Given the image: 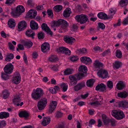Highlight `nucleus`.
<instances>
[{"instance_id": "39448f33", "label": "nucleus", "mask_w": 128, "mask_h": 128, "mask_svg": "<svg viewBox=\"0 0 128 128\" xmlns=\"http://www.w3.org/2000/svg\"><path fill=\"white\" fill-rule=\"evenodd\" d=\"M48 100L46 98L44 97L42 98L38 102L37 106L39 110L44 109L46 106Z\"/></svg>"}, {"instance_id": "bb28decb", "label": "nucleus", "mask_w": 128, "mask_h": 128, "mask_svg": "<svg viewBox=\"0 0 128 128\" xmlns=\"http://www.w3.org/2000/svg\"><path fill=\"white\" fill-rule=\"evenodd\" d=\"M8 26L10 28L14 27L16 26V22L15 20L12 18L10 19L8 22Z\"/></svg>"}, {"instance_id": "4c0bfd02", "label": "nucleus", "mask_w": 128, "mask_h": 128, "mask_svg": "<svg viewBox=\"0 0 128 128\" xmlns=\"http://www.w3.org/2000/svg\"><path fill=\"white\" fill-rule=\"evenodd\" d=\"M128 96L127 91H123L120 92V98H126Z\"/></svg>"}, {"instance_id": "2eb2a0df", "label": "nucleus", "mask_w": 128, "mask_h": 128, "mask_svg": "<svg viewBox=\"0 0 128 128\" xmlns=\"http://www.w3.org/2000/svg\"><path fill=\"white\" fill-rule=\"evenodd\" d=\"M57 104V102L55 101H52L50 103L49 105V112L52 113L56 108Z\"/></svg>"}, {"instance_id": "6e6d98bb", "label": "nucleus", "mask_w": 128, "mask_h": 128, "mask_svg": "<svg viewBox=\"0 0 128 128\" xmlns=\"http://www.w3.org/2000/svg\"><path fill=\"white\" fill-rule=\"evenodd\" d=\"M8 45L9 48L10 50L12 51L14 50V47L11 43L9 42L8 43Z\"/></svg>"}, {"instance_id": "8fccbe9b", "label": "nucleus", "mask_w": 128, "mask_h": 128, "mask_svg": "<svg viewBox=\"0 0 128 128\" xmlns=\"http://www.w3.org/2000/svg\"><path fill=\"white\" fill-rule=\"evenodd\" d=\"M64 53L66 55H70L71 54V52L68 48L65 47Z\"/></svg>"}, {"instance_id": "79ce46f5", "label": "nucleus", "mask_w": 128, "mask_h": 128, "mask_svg": "<svg viewBox=\"0 0 128 128\" xmlns=\"http://www.w3.org/2000/svg\"><path fill=\"white\" fill-rule=\"evenodd\" d=\"M126 87V83L124 81H120V90L125 89Z\"/></svg>"}, {"instance_id": "3c124183", "label": "nucleus", "mask_w": 128, "mask_h": 128, "mask_svg": "<svg viewBox=\"0 0 128 128\" xmlns=\"http://www.w3.org/2000/svg\"><path fill=\"white\" fill-rule=\"evenodd\" d=\"M47 13L48 16L51 18H52L53 16V14L52 11L51 10H48Z\"/></svg>"}, {"instance_id": "f03ea898", "label": "nucleus", "mask_w": 128, "mask_h": 128, "mask_svg": "<svg viewBox=\"0 0 128 128\" xmlns=\"http://www.w3.org/2000/svg\"><path fill=\"white\" fill-rule=\"evenodd\" d=\"M83 77V74L80 73L75 75H71L69 76V78L70 80V86H72L76 84L77 80H80Z\"/></svg>"}, {"instance_id": "69168bd1", "label": "nucleus", "mask_w": 128, "mask_h": 128, "mask_svg": "<svg viewBox=\"0 0 128 128\" xmlns=\"http://www.w3.org/2000/svg\"><path fill=\"white\" fill-rule=\"evenodd\" d=\"M6 125V122L4 120H2L0 122V126L2 128L5 126Z\"/></svg>"}, {"instance_id": "1a4fd4ad", "label": "nucleus", "mask_w": 128, "mask_h": 128, "mask_svg": "<svg viewBox=\"0 0 128 128\" xmlns=\"http://www.w3.org/2000/svg\"><path fill=\"white\" fill-rule=\"evenodd\" d=\"M4 69L6 73L10 74L13 72V66L11 63L8 64L4 68Z\"/></svg>"}, {"instance_id": "bf43d9fd", "label": "nucleus", "mask_w": 128, "mask_h": 128, "mask_svg": "<svg viewBox=\"0 0 128 128\" xmlns=\"http://www.w3.org/2000/svg\"><path fill=\"white\" fill-rule=\"evenodd\" d=\"M50 68L54 71H58V66L54 65H51L50 66Z\"/></svg>"}, {"instance_id": "f8f14e48", "label": "nucleus", "mask_w": 128, "mask_h": 128, "mask_svg": "<svg viewBox=\"0 0 128 128\" xmlns=\"http://www.w3.org/2000/svg\"><path fill=\"white\" fill-rule=\"evenodd\" d=\"M80 61L86 65H89L92 62V61L89 57L84 56L80 58Z\"/></svg>"}, {"instance_id": "cd10ccee", "label": "nucleus", "mask_w": 128, "mask_h": 128, "mask_svg": "<svg viewBox=\"0 0 128 128\" xmlns=\"http://www.w3.org/2000/svg\"><path fill=\"white\" fill-rule=\"evenodd\" d=\"M74 72V70L72 68H67L64 72V75L67 76L72 74Z\"/></svg>"}, {"instance_id": "13d9d810", "label": "nucleus", "mask_w": 128, "mask_h": 128, "mask_svg": "<svg viewBox=\"0 0 128 128\" xmlns=\"http://www.w3.org/2000/svg\"><path fill=\"white\" fill-rule=\"evenodd\" d=\"M122 23L124 25L128 24V16L124 19Z\"/></svg>"}, {"instance_id": "a18cd8bd", "label": "nucleus", "mask_w": 128, "mask_h": 128, "mask_svg": "<svg viewBox=\"0 0 128 128\" xmlns=\"http://www.w3.org/2000/svg\"><path fill=\"white\" fill-rule=\"evenodd\" d=\"M33 45L32 42L30 40H29L25 43V45L27 48H30Z\"/></svg>"}, {"instance_id": "5701e85b", "label": "nucleus", "mask_w": 128, "mask_h": 128, "mask_svg": "<svg viewBox=\"0 0 128 128\" xmlns=\"http://www.w3.org/2000/svg\"><path fill=\"white\" fill-rule=\"evenodd\" d=\"M106 87L105 84L103 83L99 84L96 86V90H100L104 91L106 90Z\"/></svg>"}, {"instance_id": "4468645a", "label": "nucleus", "mask_w": 128, "mask_h": 128, "mask_svg": "<svg viewBox=\"0 0 128 128\" xmlns=\"http://www.w3.org/2000/svg\"><path fill=\"white\" fill-rule=\"evenodd\" d=\"M50 49L49 44L47 42L44 43L41 46V50L43 52L45 53L49 51Z\"/></svg>"}, {"instance_id": "423d86ee", "label": "nucleus", "mask_w": 128, "mask_h": 128, "mask_svg": "<svg viewBox=\"0 0 128 128\" xmlns=\"http://www.w3.org/2000/svg\"><path fill=\"white\" fill-rule=\"evenodd\" d=\"M24 11L25 9L23 6H18L16 7V10L12 13V14L14 16H18Z\"/></svg>"}, {"instance_id": "393cba45", "label": "nucleus", "mask_w": 128, "mask_h": 128, "mask_svg": "<svg viewBox=\"0 0 128 128\" xmlns=\"http://www.w3.org/2000/svg\"><path fill=\"white\" fill-rule=\"evenodd\" d=\"M30 26L31 29L32 30H37L38 28V24L33 20H32L30 21Z\"/></svg>"}, {"instance_id": "052dcab7", "label": "nucleus", "mask_w": 128, "mask_h": 128, "mask_svg": "<svg viewBox=\"0 0 128 128\" xmlns=\"http://www.w3.org/2000/svg\"><path fill=\"white\" fill-rule=\"evenodd\" d=\"M49 90L52 94H55L56 93V89L53 88L51 87L49 89Z\"/></svg>"}, {"instance_id": "20e7f679", "label": "nucleus", "mask_w": 128, "mask_h": 128, "mask_svg": "<svg viewBox=\"0 0 128 128\" xmlns=\"http://www.w3.org/2000/svg\"><path fill=\"white\" fill-rule=\"evenodd\" d=\"M103 98L101 96H99L98 98H93L92 100V101L88 103L90 105L94 107H97L101 105L102 103Z\"/></svg>"}, {"instance_id": "37998d69", "label": "nucleus", "mask_w": 128, "mask_h": 128, "mask_svg": "<svg viewBox=\"0 0 128 128\" xmlns=\"http://www.w3.org/2000/svg\"><path fill=\"white\" fill-rule=\"evenodd\" d=\"M2 94L4 98V99H6L9 96V93L7 90H5L3 92Z\"/></svg>"}, {"instance_id": "0eeeda50", "label": "nucleus", "mask_w": 128, "mask_h": 128, "mask_svg": "<svg viewBox=\"0 0 128 128\" xmlns=\"http://www.w3.org/2000/svg\"><path fill=\"white\" fill-rule=\"evenodd\" d=\"M75 18L76 20L81 24L85 23L88 20L87 16L83 14L76 15Z\"/></svg>"}, {"instance_id": "7c9ffc66", "label": "nucleus", "mask_w": 128, "mask_h": 128, "mask_svg": "<svg viewBox=\"0 0 128 128\" xmlns=\"http://www.w3.org/2000/svg\"><path fill=\"white\" fill-rule=\"evenodd\" d=\"M71 13V11L70 9V8H67L64 12V16L65 17H68Z\"/></svg>"}, {"instance_id": "c756f323", "label": "nucleus", "mask_w": 128, "mask_h": 128, "mask_svg": "<svg viewBox=\"0 0 128 128\" xmlns=\"http://www.w3.org/2000/svg\"><path fill=\"white\" fill-rule=\"evenodd\" d=\"M10 114L6 112H0V118L1 119L6 118L9 116Z\"/></svg>"}, {"instance_id": "9d476101", "label": "nucleus", "mask_w": 128, "mask_h": 128, "mask_svg": "<svg viewBox=\"0 0 128 128\" xmlns=\"http://www.w3.org/2000/svg\"><path fill=\"white\" fill-rule=\"evenodd\" d=\"M27 24L24 20L20 21L18 23V30L21 31L24 30L26 27Z\"/></svg>"}, {"instance_id": "f3484780", "label": "nucleus", "mask_w": 128, "mask_h": 128, "mask_svg": "<svg viewBox=\"0 0 128 128\" xmlns=\"http://www.w3.org/2000/svg\"><path fill=\"white\" fill-rule=\"evenodd\" d=\"M41 27L43 30H44L48 34H50L51 35L52 34V33L49 27L45 23H43L41 25Z\"/></svg>"}, {"instance_id": "58836bf2", "label": "nucleus", "mask_w": 128, "mask_h": 128, "mask_svg": "<svg viewBox=\"0 0 128 128\" xmlns=\"http://www.w3.org/2000/svg\"><path fill=\"white\" fill-rule=\"evenodd\" d=\"M113 67L114 69H117L119 68L120 66V62L118 60L116 61L113 63Z\"/></svg>"}, {"instance_id": "b1692460", "label": "nucleus", "mask_w": 128, "mask_h": 128, "mask_svg": "<svg viewBox=\"0 0 128 128\" xmlns=\"http://www.w3.org/2000/svg\"><path fill=\"white\" fill-rule=\"evenodd\" d=\"M37 12L34 10H29L28 13V16L30 18H34L37 14Z\"/></svg>"}, {"instance_id": "c03bdc74", "label": "nucleus", "mask_w": 128, "mask_h": 128, "mask_svg": "<svg viewBox=\"0 0 128 128\" xmlns=\"http://www.w3.org/2000/svg\"><path fill=\"white\" fill-rule=\"evenodd\" d=\"M107 85L108 88L110 90L112 89L113 86V84L112 82L110 80H108L107 82Z\"/></svg>"}, {"instance_id": "a19ab883", "label": "nucleus", "mask_w": 128, "mask_h": 128, "mask_svg": "<svg viewBox=\"0 0 128 128\" xmlns=\"http://www.w3.org/2000/svg\"><path fill=\"white\" fill-rule=\"evenodd\" d=\"M128 4V0H121L120 1V6H125Z\"/></svg>"}, {"instance_id": "6e6552de", "label": "nucleus", "mask_w": 128, "mask_h": 128, "mask_svg": "<svg viewBox=\"0 0 128 128\" xmlns=\"http://www.w3.org/2000/svg\"><path fill=\"white\" fill-rule=\"evenodd\" d=\"M21 77L19 72H16L14 74L12 82L15 84H18L20 82Z\"/></svg>"}, {"instance_id": "49530a36", "label": "nucleus", "mask_w": 128, "mask_h": 128, "mask_svg": "<svg viewBox=\"0 0 128 128\" xmlns=\"http://www.w3.org/2000/svg\"><path fill=\"white\" fill-rule=\"evenodd\" d=\"M58 60V58L54 56H51L49 58V60L52 62H54Z\"/></svg>"}, {"instance_id": "de8ad7c7", "label": "nucleus", "mask_w": 128, "mask_h": 128, "mask_svg": "<svg viewBox=\"0 0 128 128\" xmlns=\"http://www.w3.org/2000/svg\"><path fill=\"white\" fill-rule=\"evenodd\" d=\"M65 48L64 47H60L57 49V51L59 53H64Z\"/></svg>"}, {"instance_id": "72a5a7b5", "label": "nucleus", "mask_w": 128, "mask_h": 128, "mask_svg": "<svg viewBox=\"0 0 128 128\" xmlns=\"http://www.w3.org/2000/svg\"><path fill=\"white\" fill-rule=\"evenodd\" d=\"M120 107L124 108H128V102L125 100L120 102Z\"/></svg>"}, {"instance_id": "c85d7f7f", "label": "nucleus", "mask_w": 128, "mask_h": 128, "mask_svg": "<svg viewBox=\"0 0 128 128\" xmlns=\"http://www.w3.org/2000/svg\"><path fill=\"white\" fill-rule=\"evenodd\" d=\"M26 35L28 36L34 38V36H35V34L31 30H28L26 32Z\"/></svg>"}, {"instance_id": "09e8293b", "label": "nucleus", "mask_w": 128, "mask_h": 128, "mask_svg": "<svg viewBox=\"0 0 128 128\" xmlns=\"http://www.w3.org/2000/svg\"><path fill=\"white\" fill-rule=\"evenodd\" d=\"M78 58V57L76 56H72L70 57V60L72 62H75L77 61Z\"/></svg>"}, {"instance_id": "4be33fe9", "label": "nucleus", "mask_w": 128, "mask_h": 128, "mask_svg": "<svg viewBox=\"0 0 128 128\" xmlns=\"http://www.w3.org/2000/svg\"><path fill=\"white\" fill-rule=\"evenodd\" d=\"M112 115L117 120H120V111L114 110L112 112Z\"/></svg>"}, {"instance_id": "5fc2aeb1", "label": "nucleus", "mask_w": 128, "mask_h": 128, "mask_svg": "<svg viewBox=\"0 0 128 128\" xmlns=\"http://www.w3.org/2000/svg\"><path fill=\"white\" fill-rule=\"evenodd\" d=\"M38 37L39 39H42L44 37V34L42 32H40L38 34Z\"/></svg>"}, {"instance_id": "864d4df0", "label": "nucleus", "mask_w": 128, "mask_h": 128, "mask_svg": "<svg viewBox=\"0 0 128 128\" xmlns=\"http://www.w3.org/2000/svg\"><path fill=\"white\" fill-rule=\"evenodd\" d=\"M115 11L114 8H111L110 10L109 14L112 17L115 14Z\"/></svg>"}, {"instance_id": "7ed1b4c3", "label": "nucleus", "mask_w": 128, "mask_h": 128, "mask_svg": "<svg viewBox=\"0 0 128 128\" xmlns=\"http://www.w3.org/2000/svg\"><path fill=\"white\" fill-rule=\"evenodd\" d=\"M62 26L60 29L62 31H65L66 28L68 26V24L66 21L62 19H60L54 24V26L58 27L60 25Z\"/></svg>"}, {"instance_id": "338daca9", "label": "nucleus", "mask_w": 128, "mask_h": 128, "mask_svg": "<svg viewBox=\"0 0 128 128\" xmlns=\"http://www.w3.org/2000/svg\"><path fill=\"white\" fill-rule=\"evenodd\" d=\"M110 50H108L104 52L102 54L104 56L107 55H109L110 54Z\"/></svg>"}, {"instance_id": "c9c22d12", "label": "nucleus", "mask_w": 128, "mask_h": 128, "mask_svg": "<svg viewBox=\"0 0 128 128\" xmlns=\"http://www.w3.org/2000/svg\"><path fill=\"white\" fill-rule=\"evenodd\" d=\"M60 86L62 88L63 92H64L67 90L68 87V86L67 84L62 82L60 84Z\"/></svg>"}, {"instance_id": "412c9836", "label": "nucleus", "mask_w": 128, "mask_h": 128, "mask_svg": "<svg viewBox=\"0 0 128 128\" xmlns=\"http://www.w3.org/2000/svg\"><path fill=\"white\" fill-rule=\"evenodd\" d=\"M64 40L66 43L71 44H72L75 39L73 37L67 36L64 37Z\"/></svg>"}, {"instance_id": "4d7b16f0", "label": "nucleus", "mask_w": 128, "mask_h": 128, "mask_svg": "<svg viewBox=\"0 0 128 128\" xmlns=\"http://www.w3.org/2000/svg\"><path fill=\"white\" fill-rule=\"evenodd\" d=\"M1 76L3 79L5 80H7L9 79V77L8 75L4 73L2 74Z\"/></svg>"}, {"instance_id": "473e14b6", "label": "nucleus", "mask_w": 128, "mask_h": 128, "mask_svg": "<svg viewBox=\"0 0 128 128\" xmlns=\"http://www.w3.org/2000/svg\"><path fill=\"white\" fill-rule=\"evenodd\" d=\"M98 17L102 19H105L107 18V15L104 12H100L98 14Z\"/></svg>"}, {"instance_id": "ea45409f", "label": "nucleus", "mask_w": 128, "mask_h": 128, "mask_svg": "<svg viewBox=\"0 0 128 128\" xmlns=\"http://www.w3.org/2000/svg\"><path fill=\"white\" fill-rule=\"evenodd\" d=\"M77 53L84 54L87 52V50L85 48L78 49L76 51Z\"/></svg>"}, {"instance_id": "2f4dec72", "label": "nucleus", "mask_w": 128, "mask_h": 128, "mask_svg": "<svg viewBox=\"0 0 128 128\" xmlns=\"http://www.w3.org/2000/svg\"><path fill=\"white\" fill-rule=\"evenodd\" d=\"M95 82V80L92 79H90L87 80L86 82V84L87 86L88 87L92 86Z\"/></svg>"}, {"instance_id": "a878e982", "label": "nucleus", "mask_w": 128, "mask_h": 128, "mask_svg": "<svg viewBox=\"0 0 128 128\" xmlns=\"http://www.w3.org/2000/svg\"><path fill=\"white\" fill-rule=\"evenodd\" d=\"M50 117H46L43 118L42 124L44 126H46L50 122Z\"/></svg>"}, {"instance_id": "f704fd0d", "label": "nucleus", "mask_w": 128, "mask_h": 128, "mask_svg": "<svg viewBox=\"0 0 128 128\" xmlns=\"http://www.w3.org/2000/svg\"><path fill=\"white\" fill-rule=\"evenodd\" d=\"M14 57L13 54L12 53H9L6 56L5 60L6 61H9L12 59Z\"/></svg>"}, {"instance_id": "e2e57ef3", "label": "nucleus", "mask_w": 128, "mask_h": 128, "mask_svg": "<svg viewBox=\"0 0 128 128\" xmlns=\"http://www.w3.org/2000/svg\"><path fill=\"white\" fill-rule=\"evenodd\" d=\"M63 115V114L60 112H58L56 114V116L57 118H59L62 117Z\"/></svg>"}, {"instance_id": "0e129e2a", "label": "nucleus", "mask_w": 128, "mask_h": 128, "mask_svg": "<svg viewBox=\"0 0 128 128\" xmlns=\"http://www.w3.org/2000/svg\"><path fill=\"white\" fill-rule=\"evenodd\" d=\"M95 120L93 119H92L90 120L89 122V126L91 127H92V125L94 124L95 123Z\"/></svg>"}, {"instance_id": "9b49d317", "label": "nucleus", "mask_w": 128, "mask_h": 128, "mask_svg": "<svg viewBox=\"0 0 128 128\" xmlns=\"http://www.w3.org/2000/svg\"><path fill=\"white\" fill-rule=\"evenodd\" d=\"M98 76L100 78H104L108 77V73L107 71L104 70H99L97 72Z\"/></svg>"}, {"instance_id": "e433bc0d", "label": "nucleus", "mask_w": 128, "mask_h": 128, "mask_svg": "<svg viewBox=\"0 0 128 128\" xmlns=\"http://www.w3.org/2000/svg\"><path fill=\"white\" fill-rule=\"evenodd\" d=\"M62 6L59 5H57L54 6L53 8L55 11L58 12L61 11L62 9Z\"/></svg>"}, {"instance_id": "6ab92c4d", "label": "nucleus", "mask_w": 128, "mask_h": 128, "mask_svg": "<svg viewBox=\"0 0 128 128\" xmlns=\"http://www.w3.org/2000/svg\"><path fill=\"white\" fill-rule=\"evenodd\" d=\"M87 70V68L86 66L84 65H81L78 68V71L80 72L79 73L83 74L84 77Z\"/></svg>"}, {"instance_id": "f257e3e1", "label": "nucleus", "mask_w": 128, "mask_h": 128, "mask_svg": "<svg viewBox=\"0 0 128 128\" xmlns=\"http://www.w3.org/2000/svg\"><path fill=\"white\" fill-rule=\"evenodd\" d=\"M44 92L41 88H38L36 90H34L32 94V98L35 100L39 99L43 96L44 94Z\"/></svg>"}, {"instance_id": "603ef678", "label": "nucleus", "mask_w": 128, "mask_h": 128, "mask_svg": "<svg viewBox=\"0 0 128 128\" xmlns=\"http://www.w3.org/2000/svg\"><path fill=\"white\" fill-rule=\"evenodd\" d=\"M98 27L99 28H101L102 30H103L105 28V26L103 23L101 22H99L98 24Z\"/></svg>"}, {"instance_id": "680f3d73", "label": "nucleus", "mask_w": 128, "mask_h": 128, "mask_svg": "<svg viewBox=\"0 0 128 128\" xmlns=\"http://www.w3.org/2000/svg\"><path fill=\"white\" fill-rule=\"evenodd\" d=\"M14 0H6L5 4L10 5L14 2Z\"/></svg>"}, {"instance_id": "774afa93", "label": "nucleus", "mask_w": 128, "mask_h": 128, "mask_svg": "<svg viewBox=\"0 0 128 128\" xmlns=\"http://www.w3.org/2000/svg\"><path fill=\"white\" fill-rule=\"evenodd\" d=\"M110 122L111 123L112 126H114L116 124V122L115 120L113 119H111L110 120Z\"/></svg>"}, {"instance_id": "a211bd4d", "label": "nucleus", "mask_w": 128, "mask_h": 128, "mask_svg": "<svg viewBox=\"0 0 128 128\" xmlns=\"http://www.w3.org/2000/svg\"><path fill=\"white\" fill-rule=\"evenodd\" d=\"M18 114L20 118H28L30 115L29 112L26 110H23L18 112Z\"/></svg>"}, {"instance_id": "ddd939ff", "label": "nucleus", "mask_w": 128, "mask_h": 128, "mask_svg": "<svg viewBox=\"0 0 128 128\" xmlns=\"http://www.w3.org/2000/svg\"><path fill=\"white\" fill-rule=\"evenodd\" d=\"M85 86V82L83 81L79 82L74 87V90L77 91L84 88Z\"/></svg>"}, {"instance_id": "dca6fc26", "label": "nucleus", "mask_w": 128, "mask_h": 128, "mask_svg": "<svg viewBox=\"0 0 128 128\" xmlns=\"http://www.w3.org/2000/svg\"><path fill=\"white\" fill-rule=\"evenodd\" d=\"M12 101L14 104L17 106H21L24 104L23 102H21L20 104L19 103L20 101V100L18 96H15L12 99Z\"/></svg>"}, {"instance_id": "aec40b11", "label": "nucleus", "mask_w": 128, "mask_h": 128, "mask_svg": "<svg viewBox=\"0 0 128 128\" xmlns=\"http://www.w3.org/2000/svg\"><path fill=\"white\" fill-rule=\"evenodd\" d=\"M93 66L95 68L98 69L102 68L104 66L103 64L97 60H95L94 62Z\"/></svg>"}]
</instances>
